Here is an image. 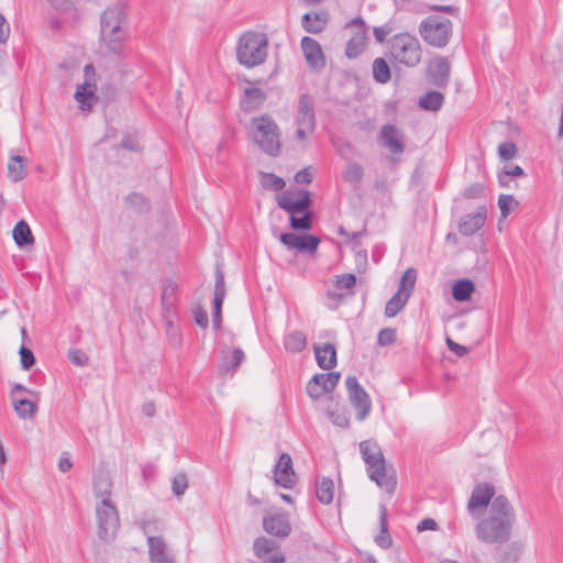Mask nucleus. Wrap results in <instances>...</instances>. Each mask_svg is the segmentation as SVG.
I'll return each instance as SVG.
<instances>
[{"instance_id": "obj_1", "label": "nucleus", "mask_w": 563, "mask_h": 563, "mask_svg": "<svg viewBox=\"0 0 563 563\" xmlns=\"http://www.w3.org/2000/svg\"><path fill=\"white\" fill-rule=\"evenodd\" d=\"M360 453L366 464L368 477L387 493H394L397 485L396 477L394 473L389 474L387 472L386 460L377 442L372 440L362 441L360 443Z\"/></svg>"}, {"instance_id": "obj_2", "label": "nucleus", "mask_w": 563, "mask_h": 563, "mask_svg": "<svg viewBox=\"0 0 563 563\" xmlns=\"http://www.w3.org/2000/svg\"><path fill=\"white\" fill-rule=\"evenodd\" d=\"M387 57L396 68H413L422 59V47L415 35L398 33L389 40Z\"/></svg>"}, {"instance_id": "obj_3", "label": "nucleus", "mask_w": 563, "mask_h": 563, "mask_svg": "<svg viewBox=\"0 0 563 563\" xmlns=\"http://www.w3.org/2000/svg\"><path fill=\"white\" fill-rule=\"evenodd\" d=\"M268 38L265 33L244 32L236 45V58L246 68L263 64L267 57Z\"/></svg>"}, {"instance_id": "obj_4", "label": "nucleus", "mask_w": 563, "mask_h": 563, "mask_svg": "<svg viewBox=\"0 0 563 563\" xmlns=\"http://www.w3.org/2000/svg\"><path fill=\"white\" fill-rule=\"evenodd\" d=\"M253 139L267 155L276 157L280 154V131L277 123L268 114L252 119Z\"/></svg>"}, {"instance_id": "obj_5", "label": "nucleus", "mask_w": 563, "mask_h": 563, "mask_svg": "<svg viewBox=\"0 0 563 563\" xmlns=\"http://www.w3.org/2000/svg\"><path fill=\"white\" fill-rule=\"evenodd\" d=\"M419 33L430 46L442 48L452 37V23L449 19L439 15H429L421 21Z\"/></svg>"}, {"instance_id": "obj_6", "label": "nucleus", "mask_w": 563, "mask_h": 563, "mask_svg": "<svg viewBox=\"0 0 563 563\" xmlns=\"http://www.w3.org/2000/svg\"><path fill=\"white\" fill-rule=\"evenodd\" d=\"M514 522L488 516L476 525V537L485 543L503 544L510 539Z\"/></svg>"}, {"instance_id": "obj_7", "label": "nucleus", "mask_w": 563, "mask_h": 563, "mask_svg": "<svg viewBox=\"0 0 563 563\" xmlns=\"http://www.w3.org/2000/svg\"><path fill=\"white\" fill-rule=\"evenodd\" d=\"M96 515L100 539L112 540L120 528L117 506L111 499H102L96 507Z\"/></svg>"}, {"instance_id": "obj_8", "label": "nucleus", "mask_w": 563, "mask_h": 563, "mask_svg": "<svg viewBox=\"0 0 563 563\" xmlns=\"http://www.w3.org/2000/svg\"><path fill=\"white\" fill-rule=\"evenodd\" d=\"M345 387L351 405L356 410V418L360 421L366 419L372 409V401L368 394L360 385L355 376H347L345 379Z\"/></svg>"}, {"instance_id": "obj_9", "label": "nucleus", "mask_w": 563, "mask_h": 563, "mask_svg": "<svg viewBox=\"0 0 563 563\" xmlns=\"http://www.w3.org/2000/svg\"><path fill=\"white\" fill-rule=\"evenodd\" d=\"M345 27H356L353 36L347 41L345 55L350 59L357 58L366 48L367 29L364 20L360 16L352 19Z\"/></svg>"}, {"instance_id": "obj_10", "label": "nucleus", "mask_w": 563, "mask_h": 563, "mask_svg": "<svg viewBox=\"0 0 563 563\" xmlns=\"http://www.w3.org/2000/svg\"><path fill=\"white\" fill-rule=\"evenodd\" d=\"M297 195H299L300 198L294 200L291 192L283 191L276 197L278 207L287 211L290 216H296L309 211L312 205L310 192L303 189H298Z\"/></svg>"}, {"instance_id": "obj_11", "label": "nucleus", "mask_w": 563, "mask_h": 563, "mask_svg": "<svg viewBox=\"0 0 563 563\" xmlns=\"http://www.w3.org/2000/svg\"><path fill=\"white\" fill-rule=\"evenodd\" d=\"M451 64L448 57L437 55L430 59L427 67L428 81L438 87L445 88L450 81Z\"/></svg>"}, {"instance_id": "obj_12", "label": "nucleus", "mask_w": 563, "mask_h": 563, "mask_svg": "<svg viewBox=\"0 0 563 563\" xmlns=\"http://www.w3.org/2000/svg\"><path fill=\"white\" fill-rule=\"evenodd\" d=\"M340 377L339 372L316 374L307 384V394L312 399L320 398L324 394L331 393L336 387Z\"/></svg>"}, {"instance_id": "obj_13", "label": "nucleus", "mask_w": 563, "mask_h": 563, "mask_svg": "<svg viewBox=\"0 0 563 563\" xmlns=\"http://www.w3.org/2000/svg\"><path fill=\"white\" fill-rule=\"evenodd\" d=\"M84 73L87 78L93 76V65L87 64L84 68ZM74 97L76 101L79 102L81 110H90L93 103L98 101V97L96 96V85L91 84L89 79H86L84 84L78 85Z\"/></svg>"}, {"instance_id": "obj_14", "label": "nucleus", "mask_w": 563, "mask_h": 563, "mask_svg": "<svg viewBox=\"0 0 563 563\" xmlns=\"http://www.w3.org/2000/svg\"><path fill=\"white\" fill-rule=\"evenodd\" d=\"M274 482L276 485L290 489L296 484V473L292 460L288 453L280 454L274 467Z\"/></svg>"}, {"instance_id": "obj_15", "label": "nucleus", "mask_w": 563, "mask_h": 563, "mask_svg": "<svg viewBox=\"0 0 563 563\" xmlns=\"http://www.w3.org/2000/svg\"><path fill=\"white\" fill-rule=\"evenodd\" d=\"M495 487L489 483H478L474 486L467 503V510L474 514L478 509H485L495 496Z\"/></svg>"}, {"instance_id": "obj_16", "label": "nucleus", "mask_w": 563, "mask_h": 563, "mask_svg": "<svg viewBox=\"0 0 563 563\" xmlns=\"http://www.w3.org/2000/svg\"><path fill=\"white\" fill-rule=\"evenodd\" d=\"M296 125L316 128L314 98L305 92L299 96L296 113Z\"/></svg>"}, {"instance_id": "obj_17", "label": "nucleus", "mask_w": 563, "mask_h": 563, "mask_svg": "<svg viewBox=\"0 0 563 563\" xmlns=\"http://www.w3.org/2000/svg\"><path fill=\"white\" fill-rule=\"evenodd\" d=\"M301 48L307 64L316 69L321 70L325 66L324 55L320 44L312 37L305 36L301 38Z\"/></svg>"}, {"instance_id": "obj_18", "label": "nucleus", "mask_w": 563, "mask_h": 563, "mask_svg": "<svg viewBox=\"0 0 563 563\" xmlns=\"http://www.w3.org/2000/svg\"><path fill=\"white\" fill-rule=\"evenodd\" d=\"M486 214L487 209L485 206L478 207L475 213L466 214L459 222V232L466 236L475 234L484 227Z\"/></svg>"}, {"instance_id": "obj_19", "label": "nucleus", "mask_w": 563, "mask_h": 563, "mask_svg": "<svg viewBox=\"0 0 563 563\" xmlns=\"http://www.w3.org/2000/svg\"><path fill=\"white\" fill-rule=\"evenodd\" d=\"M379 141L393 154H400L405 151V143L400 131L393 124H385L379 132Z\"/></svg>"}, {"instance_id": "obj_20", "label": "nucleus", "mask_w": 563, "mask_h": 563, "mask_svg": "<svg viewBox=\"0 0 563 563\" xmlns=\"http://www.w3.org/2000/svg\"><path fill=\"white\" fill-rule=\"evenodd\" d=\"M125 20L124 7L115 4L106 9L101 15V32L120 30Z\"/></svg>"}, {"instance_id": "obj_21", "label": "nucleus", "mask_w": 563, "mask_h": 563, "mask_svg": "<svg viewBox=\"0 0 563 563\" xmlns=\"http://www.w3.org/2000/svg\"><path fill=\"white\" fill-rule=\"evenodd\" d=\"M147 545L151 563H174V558L168 552L167 544L161 537H148Z\"/></svg>"}, {"instance_id": "obj_22", "label": "nucleus", "mask_w": 563, "mask_h": 563, "mask_svg": "<svg viewBox=\"0 0 563 563\" xmlns=\"http://www.w3.org/2000/svg\"><path fill=\"white\" fill-rule=\"evenodd\" d=\"M244 358V352L240 347L233 349L232 351L223 350L218 364L219 373L222 375L235 373Z\"/></svg>"}, {"instance_id": "obj_23", "label": "nucleus", "mask_w": 563, "mask_h": 563, "mask_svg": "<svg viewBox=\"0 0 563 563\" xmlns=\"http://www.w3.org/2000/svg\"><path fill=\"white\" fill-rule=\"evenodd\" d=\"M263 528L268 534L278 538H285L291 531L288 519L283 515H272L264 517Z\"/></svg>"}, {"instance_id": "obj_24", "label": "nucleus", "mask_w": 563, "mask_h": 563, "mask_svg": "<svg viewBox=\"0 0 563 563\" xmlns=\"http://www.w3.org/2000/svg\"><path fill=\"white\" fill-rule=\"evenodd\" d=\"M328 12H308L302 15L301 25L307 33L319 34L321 33L328 23Z\"/></svg>"}, {"instance_id": "obj_25", "label": "nucleus", "mask_w": 563, "mask_h": 563, "mask_svg": "<svg viewBox=\"0 0 563 563\" xmlns=\"http://www.w3.org/2000/svg\"><path fill=\"white\" fill-rule=\"evenodd\" d=\"M489 516L501 517V519L515 522L516 514L512 505L504 495H498L490 503Z\"/></svg>"}, {"instance_id": "obj_26", "label": "nucleus", "mask_w": 563, "mask_h": 563, "mask_svg": "<svg viewBox=\"0 0 563 563\" xmlns=\"http://www.w3.org/2000/svg\"><path fill=\"white\" fill-rule=\"evenodd\" d=\"M318 365L323 369H332L336 365V349L332 343L313 346Z\"/></svg>"}, {"instance_id": "obj_27", "label": "nucleus", "mask_w": 563, "mask_h": 563, "mask_svg": "<svg viewBox=\"0 0 563 563\" xmlns=\"http://www.w3.org/2000/svg\"><path fill=\"white\" fill-rule=\"evenodd\" d=\"M266 92L257 87L244 89V98L241 101L242 109L246 112L257 110L266 100Z\"/></svg>"}, {"instance_id": "obj_28", "label": "nucleus", "mask_w": 563, "mask_h": 563, "mask_svg": "<svg viewBox=\"0 0 563 563\" xmlns=\"http://www.w3.org/2000/svg\"><path fill=\"white\" fill-rule=\"evenodd\" d=\"M125 37H126V32L122 26L120 27V30H115L113 32H110V31L101 32V40L103 41L104 45L108 47V49L111 53H113L115 55L122 54Z\"/></svg>"}, {"instance_id": "obj_29", "label": "nucleus", "mask_w": 563, "mask_h": 563, "mask_svg": "<svg viewBox=\"0 0 563 563\" xmlns=\"http://www.w3.org/2000/svg\"><path fill=\"white\" fill-rule=\"evenodd\" d=\"M112 481L107 472H99L93 478V493L97 498L111 499Z\"/></svg>"}, {"instance_id": "obj_30", "label": "nucleus", "mask_w": 563, "mask_h": 563, "mask_svg": "<svg viewBox=\"0 0 563 563\" xmlns=\"http://www.w3.org/2000/svg\"><path fill=\"white\" fill-rule=\"evenodd\" d=\"M13 240L19 247H25L34 243V236L29 224L24 220H20L12 231Z\"/></svg>"}, {"instance_id": "obj_31", "label": "nucleus", "mask_w": 563, "mask_h": 563, "mask_svg": "<svg viewBox=\"0 0 563 563\" xmlns=\"http://www.w3.org/2000/svg\"><path fill=\"white\" fill-rule=\"evenodd\" d=\"M379 526L380 532L376 536L375 541L382 549H388L391 545V537L388 532L387 509L384 505L379 508Z\"/></svg>"}, {"instance_id": "obj_32", "label": "nucleus", "mask_w": 563, "mask_h": 563, "mask_svg": "<svg viewBox=\"0 0 563 563\" xmlns=\"http://www.w3.org/2000/svg\"><path fill=\"white\" fill-rule=\"evenodd\" d=\"M373 78L378 84H387L391 79V69L383 57H377L372 65Z\"/></svg>"}, {"instance_id": "obj_33", "label": "nucleus", "mask_w": 563, "mask_h": 563, "mask_svg": "<svg viewBox=\"0 0 563 563\" xmlns=\"http://www.w3.org/2000/svg\"><path fill=\"white\" fill-rule=\"evenodd\" d=\"M334 484L329 477H322L316 483V496L321 504L329 505L333 500Z\"/></svg>"}, {"instance_id": "obj_34", "label": "nucleus", "mask_w": 563, "mask_h": 563, "mask_svg": "<svg viewBox=\"0 0 563 563\" xmlns=\"http://www.w3.org/2000/svg\"><path fill=\"white\" fill-rule=\"evenodd\" d=\"M444 96L440 91H428L419 99V107L428 111H438L442 108Z\"/></svg>"}, {"instance_id": "obj_35", "label": "nucleus", "mask_w": 563, "mask_h": 563, "mask_svg": "<svg viewBox=\"0 0 563 563\" xmlns=\"http://www.w3.org/2000/svg\"><path fill=\"white\" fill-rule=\"evenodd\" d=\"M475 290L474 283L471 279H460L452 287V297L456 301H466Z\"/></svg>"}, {"instance_id": "obj_36", "label": "nucleus", "mask_w": 563, "mask_h": 563, "mask_svg": "<svg viewBox=\"0 0 563 563\" xmlns=\"http://www.w3.org/2000/svg\"><path fill=\"white\" fill-rule=\"evenodd\" d=\"M26 175L25 159L24 157L16 155L12 156L8 163V176L9 178L18 183L22 180Z\"/></svg>"}, {"instance_id": "obj_37", "label": "nucleus", "mask_w": 563, "mask_h": 563, "mask_svg": "<svg viewBox=\"0 0 563 563\" xmlns=\"http://www.w3.org/2000/svg\"><path fill=\"white\" fill-rule=\"evenodd\" d=\"M410 297V291L406 292L405 295L400 292H396L387 302L385 306V316L387 318H393L396 314H398L405 305L407 303L408 299Z\"/></svg>"}, {"instance_id": "obj_38", "label": "nucleus", "mask_w": 563, "mask_h": 563, "mask_svg": "<svg viewBox=\"0 0 563 563\" xmlns=\"http://www.w3.org/2000/svg\"><path fill=\"white\" fill-rule=\"evenodd\" d=\"M13 408L21 419H32L37 411V405L25 398H13Z\"/></svg>"}, {"instance_id": "obj_39", "label": "nucleus", "mask_w": 563, "mask_h": 563, "mask_svg": "<svg viewBox=\"0 0 563 563\" xmlns=\"http://www.w3.org/2000/svg\"><path fill=\"white\" fill-rule=\"evenodd\" d=\"M306 345L307 338L301 331H292L284 340V346L289 352H301Z\"/></svg>"}, {"instance_id": "obj_40", "label": "nucleus", "mask_w": 563, "mask_h": 563, "mask_svg": "<svg viewBox=\"0 0 563 563\" xmlns=\"http://www.w3.org/2000/svg\"><path fill=\"white\" fill-rule=\"evenodd\" d=\"M327 415L331 422L340 428H347L350 424V419L347 416V411L344 407L335 404L333 407L328 406Z\"/></svg>"}, {"instance_id": "obj_41", "label": "nucleus", "mask_w": 563, "mask_h": 563, "mask_svg": "<svg viewBox=\"0 0 563 563\" xmlns=\"http://www.w3.org/2000/svg\"><path fill=\"white\" fill-rule=\"evenodd\" d=\"M258 175L261 177V185L264 189L279 191L283 190L286 186L285 180L273 173L261 170L258 172Z\"/></svg>"}, {"instance_id": "obj_42", "label": "nucleus", "mask_w": 563, "mask_h": 563, "mask_svg": "<svg viewBox=\"0 0 563 563\" xmlns=\"http://www.w3.org/2000/svg\"><path fill=\"white\" fill-rule=\"evenodd\" d=\"M125 202L129 205V208L137 213H145L150 210L148 200L139 192H131L126 196Z\"/></svg>"}, {"instance_id": "obj_43", "label": "nucleus", "mask_w": 563, "mask_h": 563, "mask_svg": "<svg viewBox=\"0 0 563 563\" xmlns=\"http://www.w3.org/2000/svg\"><path fill=\"white\" fill-rule=\"evenodd\" d=\"M363 167L356 162H349L343 173L344 181L351 185H358L363 179Z\"/></svg>"}, {"instance_id": "obj_44", "label": "nucleus", "mask_w": 563, "mask_h": 563, "mask_svg": "<svg viewBox=\"0 0 563 563\" xmlns=\"http://www.w3.org/2000/svg\"><path fill=\"white\" fill-rule=\"evenodd\" d=\"M276 548L277 543L274 540L264 537L257 538L253 544L254 553L258 559L265 558L267 554L274 552Z\"/></svg>"}, {"instance_id": "obj_45", "label": "nucleus", "mask_w": 563, "mask_h": 563, "mask_svg": "<svg viewBox=\"0 0 563 563\" xmlns=\"http://www.w3.org/2000/svg\"><path fill=\"white\" fill-rule=\"evenodd\" d=\"M417 280V271L412 267L407 268L400 279V285L398 288V292L405 295L406 292L410 294L413 290L415 284Z\"/></svg>"}, {"instance_id": "obj_46", "label": "nucleus", "mask_w": 563, "mask_h": 563, "mask_svg": "<svg viewBox=\"0 0 563 563\" xmlns=\"http://www.w3.org/2000/svg\"><path fill=\"white\" fill-rule=\"evenodd\" d=\"M301 216H290L289 224L294 230H310L312 227V213L310 211H306L300 213Z\"/></svg>"}, {"instance_id": "obj_47", "label": "nucleus", "mask_w": 563, "mask_h": 563, "mask_svg": "<svg viewBox=\"0 0 563 563\" xmlns=\"http://www.w3.org/2000/svg\"><path fill=\"white\" fill-rule=\"evenodd\" d=\"M214 279H216V283H214L213 301L223 302L225 295H227V289H225L224 274L219 266L216 268Z\"/></svg>"}, {"instance_id": "obj_48", "label": "nucleus", "mask_w": 563, "mask_h": 563, "mask_svg": "<svg viewBox=\"0 0 563 563\" xmlns=\"http://www.w3.org/2000/svg\"><path fill=\"white\" fill-rule=\"evenodd\" d=\"M214 279H216V283H214L213 301L223 302L225 295H227V289H225L224 274L219 266L216 268Z\"/></svg>"}, {"instance_id": "obj_49", "label": "nucleus", "mask_w": 563, "mask_h": 563, "mask_svg": "<svg viewBox=\"0 0 563 563\" xmlns=\"http://www.w3.org/2000/svg\"><path fill=\"white\" fill-rule=\"evenodd\" d=\"M320 240L314 235H299L297 251L306 253H314L318 249Z\"/></svg>"}, {"instance_id": "obj_50", "label": "nucleus", "mask_w": 563, "mask_h": 563, "mask_svg": "<svg viewBox=\"0 0 563 563\" xmlns=\"http://www.w3.org/2000/svg\"><path fill=\"white\" fill-rule=\"evenodd\" d=\"M518 205L519 202L511 195H500L498 197V207L503 218H507L510 211Z\"/></svg>"}, {"instance_id": "obj_51", "label": "nucleus", "mask_w": 563, "mask_h": 563, "mask_svg": "<svg viewBox=\"0 0 563 563\" xmlns=\"http://www.w3.org/2000/svg\"><path fill=\"white\" fill-rule=\"evenodd\" d=\"M114 148H123L133 153H140L142 151L137 137L133 134L124 135L121 143L115 145Z\"/></svg>"}, {"instance_id": "obj_52", "label": "nucleus", "mask_w": 563, "mask_h": 563, "mask_svg": "<svg viewBox=\"0 0 563 563\" xmlns=\"http://www.w3.org/2000/svg\"><path fill=\"white\" fill-rule=\"evenodd\" d=\"M188 488V479L186 474L179 473L172 479V490L175 496H183Z\"/></svg>"}, {"instance_id": "obj_53", "label": "nucleus", "mask_w": 563, "mask_h": 563, "mask_svg": "<svg viewBox=\"0 0 563 563\" xmlns=\"http://www.w3.org/2000/svg\"><path fill=\"white\" fill-rule=\"evenodd\" d=\"M19 354H20L21 366L24 371H29L30 368H32L34 366L36 361H35V356L31 349H29L24 344H22L20 346Z\"/></svg>"}, {"instance_id": "obj_54", "label": "nucleus", "mask_w": 563, "mask_h": 563, "mask_svg": "<svg viewBox=\"0 0 563 563\" xmlns=\"http://www.w3.org/2000/svg\"><path fill=\"white\" fill-rule=\"evenodd\" d=\"M397 339L396 330L394 328H384L379 331L377 336V344L387 346L393 344Z\"/></svg>"}, {"instance_id": "obj_55", "label": "nucleus", "mask_w": 563, "mask_h": 563, "mask_svg": "<svg viewBox=\"0 0 563 563\" xmlns=\"http://www.w3.org/2000/svg\"><path fill=\"white\" fill-rule=\"evenodd\" d=\"M498 154L503 161L512 159L517 155V146L514 142H504L498 146Z\"/></svg>"}, {"instance_id": "obj_56", "label": "nucleus", "mask_w": 563, "mask_h": 563, "mask_svg": "<svg viewBox=\"0 0 563 563\" xmlns=\"http://www.w3.org/2000/svg\"><path fill=\"white\" fill-rule=\"evenodd\" d=\"M176 287L173 283H168L164 286L162 291V303L166 308L173 307L175 301Z\"/></svg>"}, {"instance_id": "obj_57", "label": "nucleus", "mask_w": 563, "mask_h": 563, "mask_svg": "<svg viewBox=\"0 0 563 563\" xmlns=\"http://www.w3.org/2000/svg\"><path fill=\"white\" fill-rule=\"evenodd\" d=\"M356 283V277L354 274H344L340 276L335 283L336 288L339 289H350Z\"/></svg>"}, {"instance_id": "obj_58", "label": "nucleus", "mask_w": 563, "mask_h": 563, "mask_svg": "<svg viewBox=\"0 0 563 563\" xmlns=\"http://www.w3.org/2000/svg\"><path fill=\"white\" fill-rule=\"evenodd\" d=\"M280 242L290 250H297L299 235L295 233H282L279 235Z\"/></svg>"}, {"instance_id": "obj_59", "label": "nucleus", "mask_w": 563, "mask_h": 563, "mask_svg": "<svg viewBox=\"0 0 563 563\" xmlns=\"http://www.w3.org/2000/svg\"><path fill=\"white\" fill-rule=\"evenodd\" d=\"M222 305H223V302L213 301L212 325L216 331H218L221 328Z\"/></svg>"}, {"instance_id": "obj_60", "label": "nucleus", "mask_w": 563, "mask_h": 563, "mask_svg": "<svg viewBox=\"0 0 563 563\" xmlns=\"http://www.w3.org/2000/svg\"><path fill=\"white\" fill-rule=\"evenodd\" d=\"M484 194V187L481 184H473L470 187L465 188L463 191V197L466 199H475L481 197Z\"/></svg>"}, {"instance_id": "obj_61", "label": "nucleus", "mask_w": 563, "mask_h": 563, "mask_svg": "<svg viewBox=\"0 0 563 563\" xmlns=\"http://www.w3.org/2000/svg\"><path fill=\"white\" fill-rule=\"evenodd\" d=\"M391 31L393 29L388 24L375 26L373 29L374 37L378 43H384L386 41L387 35H389Z\"/></svg>"}, {"instance_id": "obj_62", "label": "nucleus", "mask_w": 563, "mask_h": 563, "mask_svg": "<svg viewBox=\"0 0 563 563\" xmlns=\"http://www.w3.org/2000/svg\"><path fill=\"white\" fill-rule=\"evenodd\" d=\"M68 358L71 363L79 366H82L88 362V356L80 350H70L68 352Z\"/></svg>"}, {"instance_id": "obj_63", "label": "nucleus", "mask_w": 563, "mask_h": 563, "mask_svg": "<svg viewBox=\"0 0 563 563\" xmlns=\"http://www.w3.org/2000/svg\"><path fill=\"white\" fill-rule=\"evenodd\" d=\"M195 322L202 329H207L209 324V318L207 312L202 308L194 310Z\"/></svg>"}, {"instance_id": "obj_64", "label": "nucleus", "mask_w": 563, "mask_h": 563, "mask_svg": "<svg viewBox=\"0 0 563 563\" xmlns=\"http://www.w3.org/2000/svg\"><path fill=\"white\" fill-rule=\"evenodd\" d=\"M312 173H311V167H306L299 172L296 173L295 175V181L297 184H310L312 181Z\"/></svg>"}]
</instances>
